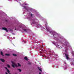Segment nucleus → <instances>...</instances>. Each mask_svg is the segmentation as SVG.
I'll use <instances>...</instances> for the list:
<instances>
[{"label": "nucleus", "instance_id": "6e6552de", "mask_svg": "<svg viewBox=\"0 0 74 74\" xmlns=\"http://www.w3.org/2000/svg\"><path fill=\"white\" fill-rule=\"evenodd\" d=\"M5 55H6V56H11V55L9 54H5Z\"/></svg>", "mask_w": 74, "mask_h": 74}, {"label": "nucleus", "instance_id": "f8f14e48", "mask_svg": "<svg viewBox=\"0 0 74 74\" xmlns=\"http://www.w3.org/2000/svg\"><path fill=\"white\" fill-rule=\"evenodd\" d=\"M36 23V22H35V21L34 20V21L32 22L33 24H35V23Z\"/></svg>", "mask_w": 74, "mask_h": 74}, {"label": "nucleus", "instance_id": "a878e982", "mask_svg": "<svg viewBox=\"0 0 74 74\" xmlns=\"http://www.w3.org/2000/svg\"><path fill=\"white\" fill-rule=\"evenodd\" d=\"M25 5H27V4H25Z\"/></svg>", "mask_w": 74, "mask_h": 74}, {"label": "nucleus", "instance_id": "c85d7f7f", "mask_svg": "<svg viewBox=\"0 0 74 74\" xmlns=\"http://www.w3.org/2000/svg\"><path fill=\"white\" fill-rule=\"evenodd\" d=\"M15 74H17V73H15Z\"/></svg>", "mask_w": 74, "mask_h": 74}, {"label": "nucleus", "instance_id": "cd10ccee", "mask_svg": "<svg viewBox=\"0 0 74 74\" xmlns=\"http://www.w3.org/2000/svg\"><path fill=\"white\" fill-rule=\"evenodd\" d=\"M53 36H54V34H53Z\"/></svg>", "mask_w": 74, "mask_h": 74}, {"label": "nucleus", "instance_id": "423d86ee", "mask_svg": "<svg viewBox=\"0 0 74 74\" xmlns=\"http://www.w3.org/2000/svg\"><path fill=\"white\" fill-rule=\"evenodd\" d=\"M38 69L39 70V71H42V70H41V68H40V67H38Z\"/></svg>", "mask_w": 74, "mask_h": 74}, {"label": "nucleus", "instance_id": "f3484780", "mask_svg": "<svg viewBox=\"0 0 74 74\" xmlns=\"http://www.w3.org/2000/svg\"><path fill=\"white\" fill-rule=\"evenodd\" d=\"M33 14H31V16H33Z\"/></svg>", "mask_w": 74, "mask_h": 74}, {"label": "nucleus", "instance_id": "393cba45", "mask_svg": "<svg viewBox=\"0 0 74 74\" xmlns=\"http://www.w3.org/2000/svg\"><path fill=\"white\" fill-rule=\"evenodd\" d=\"M41 47V48H42V47Z\"/></svg>", "mask_w": 74, "mask_h": 74}, {"label": "nucleus", "instance_id": "4be33fe9", "mask_svg": "<svg viewBox=\"0 0 74 74\" xmlns=\"http://www.w3.org/2000/svg\"><path fill=\"white\" fill-rule=\"evenodd\" d=\"M25 42V43H26V41H25V42Z\"/></svg>", "mask_w": 74, "mask_h": 74}, {"label": "nucleus", "instance_id": "bb28decb", "mask_svg": "<svg viewBox=\"0 0 74 74\" xmlns=\"http://www.w3.org/2000/svg\"><path fill=\"white\" fill-rule=\"evenodd\" d=\"M39 74H41V73H40Z\"/></svg>", "mask_w": 74, "mask_h": 74}, {"label": "nucleus", "instance_id": "1a4fd4ad", "mask_svg": "<svg viewBox=\"0 0 74 74\" xmlns=\"http://www.w3.org/2000/svg\"><path fill=\"white\" fill-rule=\"evenodd\" d=\"M24 59H25V60H28L27 58L26 57H25L24 58Z\"/></svg>", "mask_w": 74, "mask_h": 74}, {"label": "nucleus", "instance_id": "a211bd4d", "mask_svg": "<svg viewBox=\"0 0 74 74\" xmlns=\"http://www.w3.org/2000/svg\"><path fill=\"white\" fill-rule=\"evenodd\" d=\"M40 50H41V51H43V49H40Z\"/></svg>", "mask_w": 74, "mask_h": 74}, {"label": "nucleus", "instance_id": "0eeeda50", "mask_svg": "<svg viewBox=\"0 0 74 74\" xmlns=\"http://www.w3.org/2000/svg\"><path fill=\"white\" fill-rule=\"evenodd\" d=\"M1 55H2V56H4V55H3V52H1Z\"/></svg>", "mask_w": 74, "mask_h": 74}, {"label": "nucleus", "instance_id": "aec40b11", "mask_svg": "<svg viewBox=\"0 0 74 74\" xmlns=\"http://www.w3.org/2000/svg\"><path fill=\"white\" fill-rule=\"evenodd\" d=\"M29 64H31V63H30V62H29V63H28Z\"/></svg>", "mask_w": 74, "mask_h": 74}, {"label": "nucleus", "instance_id": "6ab92c4d", "mask_svg": "<svg viewBox=\"0 0 74 74\" xmlns=\"http://www.w3.org/2000/svg\"><path fill=\"white\" fill-rule=\"evenodd\" d=\"M40 54H42V52H41L40 51Z\"/></svg>", "mask_w": 74, "mask_h": 74}, {"label": "nucleus", "instance_id": "9b49d317", "mask_svg": "<svg viewBox=\"0 0 74 74\" xmlns=\"http://www.w3.org/2000/svg\"><path fill=\"white\" fill-rule=\"evenodd\" d=\"M12 55L13 56H17L16 54H13Z\"/></svg>", "mask_w": 74, "mask_h": 74}, {"label": "nucleus", "instance_id": "5701e85b", "mask_svg": "<svg viewBox=\"0 0 74 74\" xmlns=\"http://www.w3.org/2000/svg\"><path fill=\"white\" fill-rule=\"evenodd\" d=\"M5 74H8V73H7V72H6V73H5Z\"/></svg>", "mask_w": 74, "mask_h": 74}, {"label": "nucleus", "instance_id": "20e7f679", "mask_svg": "<svg viewBox=\"0 0 74 74\" xmlns=\"http://www.w3.org/2000/svg\"><path fill=\"white\" fill-rule=\"evenodd\" d=\"M0 60H1V61L2 62H3V63L4 62H5V60H4L3 59L0 58Z\"/></svg>", "mask_w": 74, "mask_h": 74}, {"label": "nucleus", "instance_id": "c756f323", "mask_svg": "<svg viewBox=\"0 0 74 74\" xmlns=\"http://www.w3.org/2000/svg\"><path fill=\"white\" fill-rule=\"evenodd\" d=\"M31 24V25H32V24Z\"/></svg>", "mask_w": 74, "mask_h": 74}, {"label": "nucleus", "instance_id": "9d476101", "mask_svg": "<svg viewBox=\"0 0 74 74\" xmlns=\"http://www.w3.org/2000/svg\"><path fill=\"white\" fill-rule=\"evenodd\" d=\"M18 67H21V65L19 63H18Z\"/></svg>", "mask_w": 74, "mask_h": 74}, {"label": "nucleus", "instance_id": "4468645a", "mask_svg": "<svg viewBox=\"0 0 74 74\" xmlns=\"http://www.w3.org/2000/svg\"><path fill=\"white\" fill-rule=\"evenodd\" d=\"M7 67H8V68H10V65L9 64L7 65Z\"/></svg>", "mask_w": 74, "mask_h": 74}, {"label": "nucleus", "instance_id": "7ed1b4c3", "mask_svg": "<svg viewBox=\"0 0 74 74\" xmlns=\"http://www.w3.org/2000/svg\"><path fill=\"white\" fill-rule=\"evenodd\" d=\"M65 56L66 57V59H69V55L68 54H65Z\"/></svg>", "mask_w": 74, "mask_h": 74}, {"label": "nucleus", "instance_id": "412c9836", "mask_svg": "<svg viewBox=\"0 0 74 74\" xmlns=\"http://www.w3.org/2000/svg\"><path fill=\"white\" fill-rule=\"evenodd\" d=\"M9 74H11V73H10V72H9V73H8Z\"/></svg>", "mask_w": 74, "mask_h": 74}, {"label": "nucleus", "instance_id": "ddd939ff", "mask_svg": "<svg viewBox=\"0 0 74 74\" xmlns=\"http://www.w3.org/2000/svg\"><path fill=\"white\" fill-rule=\"evenodd\" d=\"M24 31H25V32H27V30L26 29H24Z\"/></svg>", "mask_w": 74, "mask_h": 74}, {"label": "nucleus", "instance_id": "f03ea898", "mask_svg": "<svg viewBox=\"0 0 74 74\" xmlns=\"http://www.w3.org/2000/svg\"><path fill=\"white\" fill-rule=\"evenodd\" d=\"M2 29H3V30H5L6 32H8L7 29V28L5 27H2Z\"/></svg>", "mask_w": 74, "mask_h": 74}, {"label": "nucleus", "instance_id": "b1692460", "mask_svg": "<svg viewBox=\"0 0 74 74\" xmlns=\"http://www.w3.org/2000/svg\"><path fill=\"white\" fill-rule=\"evenodd\" d=\"M52 33V32H50V33Z\"/></svg>", "mask_w": 74, "mask_h": 74}, {"label": "nucleus", "instance_id": "2eb2a0df", "mask_svg": "<svg viewBox=\"0 0 74 74\" xmlns=\"http://www.w3.org/2000/svg\"><path fill=\"white\" fill-rule=\"evenodd\" d=\"M18 70H19V72H21V71H22V70H21V69H18Z\"/></svg>", "mask_w": 74, "mask_h": 74}, {"label": "nucleus", "instance_id": "dca6fc26", "mask_svg": "<svg viewBox=\"0 0 74 74\" xmlns=\"http://www.w3.org/2000/svg\"><path fill=\"white\" fill-rule=\"evenodd\" d=\"M24 8H25V9H26V6H23Z\"/></svg>", "mask_w": 74, "mask_h": 74}, {"label": "nucleus", "instance_id": "39448f33", "mask_svg": "<svg viewBox=\"0 0 74 74\" xmlns=\"http://www.w3.org/2000/svg\"><path fill=\"white\" fill-rule=\"evenodd\" d=\"M5 68V69H6L7 70V72H8V73H10V71L9 70H8V69H7V68L6 67Z\"/></svg>", "mask_w": 74, "mask_h": 74}, {"label": "nucleus", "instance_id": "f257e3e1", "mask_svg": "<svg viewBox=\"0 0 74 74\" xmlns=\"http://www.w3.org/2000/svg\"><path fill=\"white\" fill-rule=\"evenodd\" d=\"M12 66L13 67L15 68V66H16V67H17V66H18L17 65H16L14 62H12Z\"/></svg>", "mask_w": 74, "mask_h": 74}]
</instances>
